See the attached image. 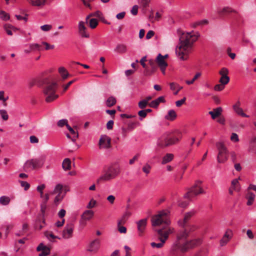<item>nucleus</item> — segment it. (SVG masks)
Returning a JSON list of instances; mask_svg holds the SVG:
<instances>
[{
  "label": "nucleus",
  "mask_w": 256,
  "mask_h": 256,
  "mask_svg": "<svg viewBox=\"0 0 256 256\" xmlns=\"http://www.w3.org/2000/svg\"><path fill=\"white\" fill-rule=\"evenodd\" d=\"M198 36V34L193 31L182 33L180 42L176 48V54L179 59L185 60L188 58L192 52L193 44L197 40Z\"/></svg>",
  "instance_id": "obj_1"
},
{
  "label": "nucleus",
  "mask_w": 256,
  "mask_h": 256,
  "mask_svg": "<svg viewBox=\"0 0 256 256\" xmlns=\"http://www.w3.org/2000/svg\"><path fill=\"white\" fill-rule=\"evenodd\" d=\"M176 114L175 111L173 110H170L168 112V114L164 116V118L166 120H170V121H173L174 120L176 119Z\"/></svg>",
  "instance_id": "obj_27"
},
{
  "label": "nucleus",
  "mask_w": 256,
  "mask_h": 256,
  "mask_svg": "<svg viewBox=\"0 0 256 256\" xmlns=\"http://www.w3.org/2000/svg\"><path fill=\"white\" fill-rule=\"evenodd\" d=\"M42 46H44V50H52L54 49V45H50L46 42H42L41 44Z\"/></svg>",
  "instance_id": "obj_52"
},
{
  "label": "nucleus",
  "mask_w": 256,
  "mask_h": 256,
  "mask_svg": "<svg viewBox=\"0 0 256 256\" xmlns=\"http://www.w3.org/2000/svg\"><path fill=\"white\" fill-rule=\"evenodd\" d=\"M166 238H163L162 236H158V239L160 242L158 243L152 242L150 244L152 248H162L166 242Z\"/></svg>",
  "instance_id": "obj_26"
},
{
  "label": "nucleus",
  "mask_w": 256,
  "mask_h": 256,
  "mask_svg": "<svg viewBox=\"0 0 256 256\" xmlns=\"http://www.w3.org/2000/svg\"><path fill=\"white\" fill-rule=\"evenodd\" d=\"M56 82L50 83L44 88L43 92L47 102H50L58 98V96L56 94Z\"/></svg>",
  "instance_id": "obj_5"
},
{
  "label": "nucleus",
  "mask_w": 256,
  "mask_h": 256,
  "mask_svg": "<svg viewBox=\"0 0 256 256\" xmlns=\"http://www.w3.org/2000/svg\"><path fill=\"white\" fill-rule=\"evenodd\" d=\"M46 156H42L38 158L28 160L24 166V168L26 171H30L36 168L42 167L45 162Z\"/></svg>",
  "instance_id": "obj_6"
},
{
  "label": "nucleus",
  "mask_w": 256,
  "mask_h": 256,
  "mask_svg": "<svg viewBox=\"0 0 256 256\" xmlns=\"http://www.w3.org/2000/svg\"><path fill=\"white\" fill-rule=\"evenodd\" d=\"M226 84H223L220 83V84H217L214 86V90L216 91H222L224 88V86Z\"/></svg>",
  "instance_id": "obj_53"
},
{
  "label": "nucleus",
  "mask_w": 256,
  "mask_h": 256,
  "mask_svg": "<svg viewBox=\"0 0 256 256\" xmlns=\"http://www.w3.org/2000/svg\"><path fill=\"white\" fill-rule=\"evenodd\" d=\"M183 229L178 231L176 235V239L172 244L170 252L172 255H178L182 248V240H185L188 237V232L187 230L182 228Z\"/></svg>",
  "instance_id": "obj_3"
},
{
  "label": "nucleus",
  "mask_w": 256,
  "mask_h": 256,
  "mask_svg": "<svg viewBox=\"0 0 256 256\" xmlns=\"http://www.w3.org/2000/svg\"><path fill=\"white\" fill-rule=\"evenodd\" d=\"M202 242L201 238H194L188 240H185L182 242V248L180 252L184 253L190 249L200 245Z\"/></svg>",
  "instance_id": "obj_10"
},
{
  "label": "nucleus",
  "mask_w": 256,
  "mask_h": 256,
  "mask_svg": "<svg viewBox=\"0 0 256 256\" xmlns=\"http://www.w3.org/2000/svg\"><path fill=\"white\" fill-rule=\"evenodd\" d=\"M58 72L63 79H66L68 76V72L67 70L63 66H61L58 68Z\"/></svg>",
  "instance_id": "obj_35"
},
{
  "label": "nucleus",
  "mask_w": 256,
  "mask_h": 256,
  "mask_svg": "<svg viewBox=\"0 0 256 256\" xmlns=\"http://www.w3.org/2000/svg\"><path fill=\"white\" fill-rule=\"evenodd\" d=\"M74 229V226L72 224H68L66 225L62 231V236L63 238L68 239L72 237Z\"/></svg>",
  "instance_id": "obj_16"
},
{
  "label": "nucleus",
  "mask_w": 256,
  "mask_h": 256,
  "mask_svg": "<svg viewBox=\"0 0 256 256\" xmlns=\"http://www.w3.org/2000/svg\"><path fill=\"white\" fill-rule=\"evenodd\" d=\"M67 128L68 130L70 132V134H66L67 138L71 139L72 141L75 142L78 136V132L75 131L68 124H67Z\"/></svg>",
  "instance_id": "obj_23"
},
{
  "label": "nucleus",
  "mask_w": 256,
  "mask_h": 256,
  "mask_svg": "<svg viewBox=\"0 0 256 256\" xmlns=\"http://www.w3.org/2000/svg\"><path fill=\"white\" fill-rule=\"evenodd\" d=\"M52 28L51 24H44L40 26V29L44 32L50 31Z\"/></svg>",
  "instance_id": "obj_51"
},
{
  "label": "nucleus",
  "mask_w": 256,
  "mask_h": 256,
  "mask_svg": "<svg viewBox=\"0 0 256 256\" xmlns=\"http://www.w3.org/2000/svg\"><path fill=\"white\" fill-rule=\"evenodd\" d=\"M116 99L114 96H110L106 100V105L108 107H111L114 105L116 103Z\"/></svg>",
  "instance_id": "obj_38"
},
{
  "label": "nucleus",
  "mask_w": 256,
  "mask_h": 256,
  "mask_svg": "<svg viewBox=\"0 0 256 256\" xmlns=\"http://www.w3.org/2000/svg\"><path fill=\"white\" fill-rule=\"evenodd\" d=\"M10 202V197L6 196H2L0 197V204L2 206L8 205Z\"/></svg>",
  "instance_id": "obj_32"
},
{
  "label": "nucleus",
  "mask_w": 256,
  "mask_h": 256,
  "mask_svg": "<svg viewBox=\"0 0 256 256\" xmlns=\"http://www.w3.org/2000/svg\"><path fill=\"white\" fill-rule=\"evenodd\" d=\"M4 28L6 34L10 36L12 35V30L16 32L17 30L16 28L10 24H4Z\"/></svg>",
  "instance_id": "obj_29"
},
{
  "label": "nucleus",
  "mask_w": 256,
  "mask_h": 256,
  "mask_svg": "<svg viewBox=\"0 0 256 256\" xmlns=\"http://www.w3.org/2000/svg\"><path fill=\"white\" fill-rule=\"evenodd\" d=\"M246 198L248 200L247 205L251 206L254 201L255 198V194L251 192H248Z\"/></svg>",
  "instance_id": "obj_31"
},
{
  "label": "nucleus",
  "mask_w": 256,
  "mask_h": 256,
  "mask_svg": "<svg viewBox=\"0 0 256 256\" xmlns=\"http://www.w3.org/2000/svg\"><path fill=\"white\" fill-rule=\"evenodd\" d=\"M120 172V168L116 165H111L104 168L102 175L97 179L98 183L110 181L117 177Z\"/></svg>",
  "instance_id": "obj_2"
},
{
  "label": "nucleus",
  "mask_w": 256,
  "mask_h": 256,
  "mask_svg": "<svg viewBox=\"0 0 256 256\" xmlns=\"http://www.w3.org/2000/svg\"><path fill=\"white\" fill-rule=\"evenodd\" d=\"M249 151L256 154V138L252 140L250 144Z\"/></svg>",
  "instance_id": "obj_36"
},
{
  "label": "nucleus",
  "mask_w": 256,
  "mask_h": 256,
  "mask_svg": "<svg viewBox=\"0 0 256 256\" xmlns=\"http://www.w3.org/2000/svg\"><path fill=\"white\" fill-rule=\"evenodd\" d=\"M78 28L79 34L82 37L86 38H88L90 37V34L86 31L84 22L82 21L80 22L78 24Z\"/></svg>",
  "instance_id": "obj_19"
},
{
  "label": "nucleus",
  "mask_w": 256,
  "mask_h": 256,
  "mask_svg": "<svg viewBox=\"0 0 256 256\" xmlns=\"http://www.w3.org/2000/svg\"><path fill=\"white\" fill-rule=\"evenodd\" d=\"M232 108L237 114L240 116L242 117L249 118L250 116L246 114L244 112L242 108L240 107V101H238L235 104H234L232 106Z\"/></svg>",
  "instance_id": "obj_20"
},
{
  "label": "nucleus",
  "mask_w": 256,
  "mask_h": 256,
  "mask_svg": "<svg viewBox=\"0 0 256 256\" xmlns=\"http://www.w3.org/2000/svg\"><path fill=\"white\" fill-rule=\"evenodd\" d=\"M156 62L160 67L162 74H165L166 70L168 66V63L164 59L162 55L159 54L156 59Z\"/></svg>",
  "instance_id": "obj_14"
},
{
  "label": "nucleus",
  "mask_w": 256,
  "mask_h": 256,
  "mask_svg": "<svg viewBox=\"0 0 256 256\" xmlns=\"http://www.w3.org/2000/svg\"><path fill=\"white\" fill-rule=\"evenodd\" d=\"M46 188V185L44 184H41L38 185L36 188L37 191L40 193V198H43L44 196V192L43 190Z\"/></svg>",
  "instance_id": "obj_43"
},
{
  "label": "nucleus",
  "mask_w": 256,
  "mask_h": 256,
  "mask_svg": "<svg viewBox=\"0 0 256 256\" xmlns=\"http://www.w3.org/2000/svg\"><path fill=\"white\" fill-rule=\"evenodd\" d=\"M204 192V191L201 186V182L200 181H196L194 184L184 195V198L188 200H191L198 194Z\"/></svg>",
  "instance_id": "obj_9"
},
{
  "label": "nucleus",
  "mask_w": 256,
  "mask_h": 256,
  "mask_svg": "<svg viewBox=\"0 0 256 256\" xmlns=\"http://www.w3.org/2000/svg\"><path fill=\"white\" fill-rule=\"evenodd\" d=\"M174 158V155L172 154H167L165 156H164L162 158V164H166L170 162H171Z\"/></svg>",
  "instance_id": "obj_34"
},
{
  "label": "nucleus",
  "mask_w": 256,
  "mask_h": 256,
  "mask_svg": "<svg viewBox=\"0 0 256 256\" xmlns=\"http://www.w3.org/2000/svg\"><path fill=\"white\" fill-rule=\"evenodd\" d=\"M115 50L119 53H124L126 51V46L123 44H118L116 46Z\"/></svg>",
  "instance_id": "obj_41"
},
{
  "label": "nucleus",
  "mask_w": 256,
  "mask_h": 256,
  "mask_svg": "<svg viewBox=\"0 0 256 256\" xmlns=\"http://www.w3.org/2000/svg\"><path fill=\"white\" fill-rule=\"evenodd\" d=\"M174 229L173 228H168L166 230H164L163 229H159L157 230L158 236H162L163 238H166V240L168 238V236L170 234L174 233Z\"/></svg>",
  "instance_id": "obj_21"
},
{
  "label": "nucleus",
  "mask_w": 256,
  "mask_h": 256,
  "mask_svg": "<svg viewBox=\"0 0 256 256\" xmlns=\"http://www.w3.org/2000/svg\"><path fill=\"white\" fill-rule=\"evenodd\" d=\"M98 24V21L96 18H92L89 21V26L92 28H94Z\"/></svg>",
  "instance_id": "obj_45"
},
{
  "label": "nucleus",
  "mask_w": 256,
  "mask_h": 256,
  "mask_svg": "<svg viewBox=\"0 0 256 256\" xmlns=\"http://www.w3.org/2000/svg\"><path fill=\"white\" fill-rule=\"evenodd\" d=\"M131 216V212H126L122 217L121 219L118 220V224H124L127 220Z\"/></svg>",
  "instance_id": "obj_33"
},
{
  "label": "nucleus",
  "mask_w": 256,
  "mask_h": 256,
  "mask_svg": "<svg viewBox=\"0 0 256 256\" xmlns=\"http://www.w3.org/2000/svg\"><path fill=\"white\" fill-rule=\"evenodd\" d=\"M94 216V212L92 210H86L84 212L81 216V218L80 221V225L83 226L86 224V222L90 220Z\"/></svg>",
  "instance_id": "obj_11"
},
{
  "label": "nucleus",
  "mask_w": 256,
  "mask_h": 256,
  "mask_svg": "<svg viewBox=\"0 0 256 256\" xmlns=\"http://www.w3.org/2000/svg\"><path fill=\"white\" fill-rule=\"evenodd\" d=\"M152 168L151 166L148 164H146L142 167V171L146 174H148L150 173V170Z\"/></svg>",
  "instance_id": "obj_47"
},
{
  "label": "nucleus",
  "mask_w": 256,
  "mask_h": 256,
  "mask_svg": "<svg viewBox=\"0 0 256 256\" xmlns=\"http://www.w3.org/2000/svg\"><path fill=\"white\" fill-rule=\"evenodd\" d=\"M152 223L153 226H158L162 224L168 226L170 224L169 216V212L164 210L160 212L154 216L152 218Z\"/></svg>",
  "instance_id": "obj_4"
},
{
  "label": "nucleus",
  "mask_w": 256,
  "mask_h": 256,
  "mask_svg": "<svg viewBox=\"0 0 256 256\" xmlns=\"http://www.w3.org/2000/svg\"><path fill=\"white\" fill-rule=\"evenodd\" d=\"M149 64H150V66L152 67V72H151L148 73L147 74L150 75V74H152L153 72H154L156 70V66L155 65L154 61L152 60H149Z\"/></svg>",
  "instance_id": "obj_48"
},
{
  "label": "nucleus",
  "mask_w": 256,
  "mask_h": 256,
  "mask_svg": "<svg viewBox=\"0 0 256 256\" xmlns=\"http://www.w3.org/2000/svg\"><path fill=\"white\" fill-rule=\"evenodd\" d=\"M221 77L219 80V82L223 84H226L230 82V78L228 76V70L226 68H222L219 72Z\"/></svg>",
  "instance_id": "obj_15"
},
{
  "label": "nucleus",
  "mask_w": 256,
  "mask_h": 256,
  "mask_svg": "<svg viewBox=\"0 0 256 256\" xmlns=\"http://www.w3.org/2000/svg\"><path fill=\"white\" fill-rule=\"evenodd\" d=\"M159 105L158 102L157 101L156 99L152 101L149 104V106L151 108H156Z\"/></svg>",
  "instance_id": "obj_64"
},
{
  "label": "nucleus",
  "mask_w": 256,
  "mask_h": 256,
  "mask_svg": "<svg viewBox=\"0 0 256 256\" xmlns=\"http://www.w3.org/2000/svg\"><path fill=\"white\" fill-rule=\"evenodd\" d=\"M200 72H197L193 78L192 80H186V82L187 84L190 85L192 84L194 82L197 80L200 76H201Z\"/></svg>",
  "instance_id": "obj_46"
},
{
  "label": "nucleus",
  "mask_w": 256,
  "mask_h": 256,
  "mask_svg": "<svg viewBox=\"0 0 256 256\" xmlns=\"http://www.w3.org/2000/svg\"><path fill=\"white\" fill-rule=\"evenodd\" d=\"M36 250L40 252L39 256H46L49 254L50 249L46 246H44L42 243L40 244L36 248Z\"/></svg>",
  "instance_id": "obj_22"
},
{
  "label": "nucleus",
  "mask_w": 256,
  "mask_h": 256,
  "mask_svg": "<svg viewBox=\"0 0 256 256\" xmlns=\"http://www.w3.org/2000/svg\"><path fill=\"white\" fill-rule=\"evenodd\" d=\"M45 236H46L47 238L50 241L53 240L54 238H58V236H54L52 233L50 232H46L45 234Z\"/></svg>",
  "instance_id": "obj_58"
},
{
  "label": "nucleus",
  "mask_w": 256,
  "mask_h": 256,
  "mask_svg": "<svg viewBox=\"0 0 256 256\" xmlns=\"http://www.w3.org/2000/svg\"><path fill=\"white\" fill-rule=\"evenodd\" d=\"M118 230L120 233L125 234L126 232V228L125 226H122L118 223Z\"/></svg>",
  "instance_id": "obj_63"
},
{
  "label": "nucleus",
  "mask_w": 256,
  "mask_h": 256,
  "mask_svg": "<svg viewBox=\"0 0 256 256\" xmlns=\"http://www.w3.org/2000/svg\"><path fill=\"white\" fill-rule=\"evenodd\" d=\"M71 162L69 158H65L62 162V168L64 170H68L70 168Z\"/></svg>",
  "instance_id": "obj_40"
},
{
  "label": "nucleus",
  "mask_w": 256,
  "mask_h": 256,
  "mask_svg": "<svg viewBox=\"0 0 256 256\" xmlns=\"http://www.w3.org/2000/svg\"><path fill=\"white\" fill-rule=\"evenodd\" d=\"M184 228L187 230V232H188V234L190 235L191 232L195 231L198 228V226L195 224H190L188 225L186 224Z\"/></svg>",
  "instance_id": "obj_37"
},
{
  "label": "nucleus",
  "mask_w": 256,
  "mask_h": 256,
  "mask_svg": "<svg viewBox=\"0 0 256 256\" xmlns=\"http://www.w3.org/2000/svg\"><path fill=\"white\" fill-rule=\"evenodd\" d=\"M56 194L57 196H56L54 200V202L56 204H58L64 198V195L58 194Z\"/></svg>",
  "instance_id": "obj_59"
},
{
  "label": "nucleus",
  "mask_w": 256,
  "mask_h": 256,
  "mask_svg": "<svg viewBox=\"0 0 256 256\" xmlns=\"http://www.w3.org/2000/svg\"><path fill=\"white\" fill-rule=\"evenodd\" d=\"M230 140L233 142H238L239 141L238 136L236 133H232L230 136Z\"/></svg>",
  "instance_id": "obj_60"
},
{
  "label": "nucleus",
  "mask_w": 256,
  "mask_h": 256,
  "mask_svg": "<svg viewBox=\"0 0 256 256\" xmlns=\"http://www.w3.org/2000/svg\"><path fill=\"white\" fill-rule=\"evenodd\" d=\"M170 88L171 90L174 91V94L176 95L179 91L182 89V87L175 82H171L170 84Z\"/></svg>",
  "instance_id": "obj_28"
},
{
  "label": "nucleus",
  "mask_w": 256,
  "mask_h": 256,
  "mask_svg": "<svg viewBox=\"0 0 256 256\" xmlns=\"http://www.w3.org/2000/svg\"><path fill=\"white\" fill-rule=\"evenodd\" d=\"M96 204V200H95L94 199H92L88 205L86 206V208H92L95 206Z\"/></svg>",
  "instance_id": "obj_57"
},
{
  "label": "nucleus",
  "mask_w": 256,
  "mask_h": 256,
  "mask_svg": "<svg viewBox=\"0 0 256 256\" xmlns=\"http://www.w3.org/2000/svg\"><path fill=\"white\" fill-rule=\"evenodd\" d=\"M216 146L218 150L217 160L218 163L226 162L228 158V151L222 142H218L216 144Z\"/></svg>",
  "instance_id": "obj_7"
},
{
  "label": "nucleus",
  "mask_w": 256,
  "mask_h": 256,
  "mask_svg": "<svg viewBox=\"0 0 256 256\" xmlns=\"http://www.w3.org/2000/svg\"><path fill=\"white\" fill-rule=\"evenodd\" d=\"M136 224L138 235L141 236L146 230L147 225V218H143L138 221L136 222Z\"/></svg>",
  "instance_id": "obj_18"
},
{
  "label": "nucleus",
  "mask_w": 256,
  "mask_h": 256,
  "mask_svg": "<svg viewBox=\"0 0 256 256\" xmlns=\"http://www.w3.org/2000/svg\"><path fill=\"white\" fill-rule=\"evenodd\" d=\"M232 236L233 232L232 230H231L230 229H228L226 230L224 236L226 238H228L229 240H230L232 238Z\"/></svg>",
  "instance_id": "obj_49"
},
{
  "label": "nucleus",
  "mask_w": 256,
  "mask_h": 256,
  "mask_svg": "<svg viewBox=\"0 0 256 256\" xmlns=\"http://www.w3.org/2000/svg\"><path fill=\"white\" fill-rule=\"evenodd\" d=\"M196 211L194 210L186 212L184 217L182 220H179L178 222V224L182 228H184L188 222L190 221V218L195 214Z\"/></svg>",
  "instance_id": "obj_12"
},
{
  "label": "nucleus",
  "mask_w": 256,
  "mask_h": 256,
  "mask_svg": "<svg viewBox=\"0 0 256 256\" xmlns=\"http://www.w3.org/2000/svg\"><path fill=\"white\" fill-rule=\"evenodd\" d=\"M222 111V108L218 107L214 108L212 111L209 112L208 113L211 116L212 118L214 120L221 114Z\"/></svg>",
  "instance_id": "obj_25"
},
{
  "label": "nucleus",
  "mask_w": 256,
  "mask_h": 256,
  "mask_svg": "<svg viewBox=\"0 0 256 256\" xmlns=\"http://www.w3.org/2000/svg\"><path fill=\"white\" fill-rule=\"evenodd\" d=\"M240 178H235L233 180L232 182V186L231 187L235 191L239 192L240 190V187L239 184L238 180Z\"/></svg>",
  "instance_id": "obj_30"
},
{
  "label": "nucleus",
  "mask_w": 256,
  "mask_h": 256,
  "mask_svg": "<svg viewBox=\"0 0 256 256\" xmlns=\"http://www.w3.org/2000/svg\"><path fill=\"white\" fill-rule=\"evenodd\" d=\"M68 120L66 119H62L60 120L58 122V126L60 127H62L64 126H66L67 127Z\"/></svg>",
  "instance_id": "obj_56"
},
{
  "label": "nucleus",
  "mask_w": 256,
  "mask_h": 256,
  "mask_svg": "<svg viewBox=\"0 0 256 256\" xmlns=\"http://www.w3.org/2000/svg\"><path fill=\"white\" fill-rule=\"evenodd\" d=\"M111 138L106 135L101 136L99 140L100 148L106 149L110 146Z\"/></svg>",
  "instance_id": "obj_13"
},
{
  "label": "nucleus",
  "mask_w": 256,
  "mask_h": 256,
  "mask_svg": "<svg viewBox=\"0 0 256 256\" xmlns=\"http://www.w3.org/2000/svg\"><path fill=\"white\" fill-rule=\"evenodd\" d=\"M26 1L32 6L42 8L45 6L46 0H26Z\"/></svg>",
  "instance_id": "obj_24"
},
{
  "label": "nucleus",
  "mask_w": 256,
  "mask_h": 256,
  "mask_svg": "<svg viewBox=\"0 0 256 256\" xmlns=\"http://www.w3.org/2000/svg\"><path fill=\"white\" fill-rule=\"evenodd\" d=\"M0 114L2 118L4 120H6L8 118V116L7 114V112L4 110H0Z\"/></svg>",
  "instance_id": "obj_50"
},
{
  "label": "nucleus",
  "mask_w": 256,
  "mask_h": 256,
  "mask_svg": "<svg viewBox=\"0 0 256 256\" xmlns=\"http://www.w3.org/2000/svg\"><path fill=\"white\" fill-rule=\"evenodd\" d=\"M30 48H31L32 51L34 50H42V45L38 44H29Z\"/></svg>",
  "instance_id": "obj_42"
},
{
  "label": "nucleus",
  "mask_w": 256,
  "mask_h": 256,
  "mask_svg": "<svg viewBox=\"0 0 256 256\" xmlns=\"http://www.w3.org/2000/svg\"><path fill=\"white\" fill-rule=\"evenodd\" d=\"M148 104V103L146 101H145L144 100H142L138 102V106L140 108L143 109Z\"/></svg>",
  "instance_id": "obj_55"
},
{
  "label": "nucleus",
  "mask_w": 256,
  "mask_h": 256,
  "mask_svg": "<svg viewBox=\"0 0 256 256\" xmlns=\"http://www.w3.org/2000/svg\"><path fill=\"white\" fill-rule=\"evenodd\" d=\"M28 14H26L24 16H22L20 15L16 14L15 16L16 18L18 20H24L26 22L28 21Z\"/></svg>",
  "instance_id": "obj_61"
},
{
  "label": "nucleus",
  "mask_w": 256,
  "mask_h": 256,
  "mask_svg": "<svg viewBox=\"0 0 256 256\" xmlns=\"http://www.w3.org/2000/svg\"><path fill=\"white\" fill-rule=\"evenodd\" d=\"M63 186L62 184H56L53 190L52 194H62Z\"/></svg>",
  "instance_id": "obj_39"
},
{
  "label": "nucleus",
  "mask_w": 256,
  "mask_h": 256,
  "mask_svg": "<svg viewBox=\"0 0 256 256\" xmlns=\"http://www.w3.org/2000/svg\"><path fill=\"white\" fill-rule=\"evenodd\" d=\"M20 186L24 188L25 190H27L30 187V184L25 181H20Z\"/></svg>",
  "instance_id": "obj_54"
},
{
  "label": "nucleus",
  "mask_w": 256,
  "mask_h": 256,
  "mask_svg": "<svg viewBox=\"0 0 256 256\" xmlns=\"http://www.w3.org/2000/svg\"><path fill=\"white\" fill-rule=\"evenodd\" d=\"M0 18L4 21L8 20L10 17L8 13L3 10L0 11Z\"/></svg>",
  "instance_id": "obj_44"
},
{
  "label": "nucleus",
  "mask_w": 256,
  "mask_h": 256,
  "mask_svg": "<svg viewBox=\"0 0 256 256\" xmlns=\"http://www.w3.org/2000/svg\"><path fill=\"white\" fill-rule=\"evenodd\" d=\"M138 114L140 116V120H142V119L146 118L147 116L146 112L144 110H141L138 112Z\"/></svg>",
  "instance_id": "obj_62"
},
{
  "label": "nucleus",
  "mask_w": 256,
  "mask_h": 256,
  "mask_svg": "<svg viewBox=\"0 0 256 256\" xmlns=\"http://www.w3.org/2000/svg\"><path fill=\"white\" fill-rule=\"evenodd\" d=\"M100 245V240L98 238H96L89 244L86 250L88 252L95 253L98 250Z\"/></svg>",
  "instance_id": "obj_17"
},
{
  "label": "nucleus",
  "mask_w": 256,
  "mask_h": 256,
  "mask_svg": "<svg viewBox=\"0 0 256 256\" xmlns=\"http://www.w3.org/2000/svg\"><path fill=\"white\" fill-rule=\"evenodd\" d=\"M179 141V138L170 137L168 132L164 134L158 140V145L160 147H165L174 144Z\"/></svg>",
  "instance_id": "obj_8"
}]
</instances>
